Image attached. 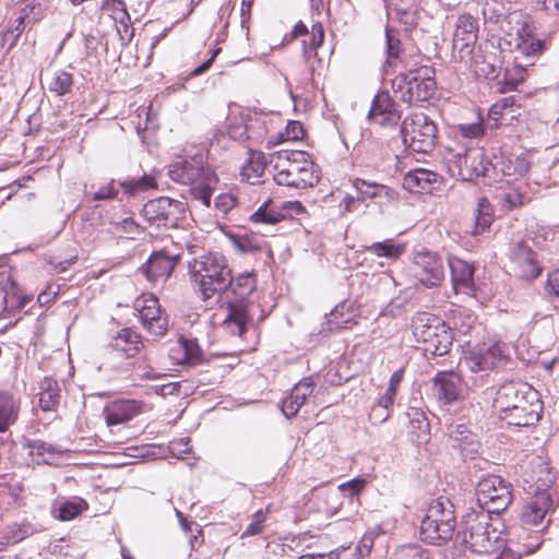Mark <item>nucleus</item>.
<instances>
[{"instance_id":"ddd939ff","label":"nucleus","mask_w":559,"mask_h":559,"mask_svg":"<svg viewBox=\"0 0 559 559\" xmlns=\"http://www.w3.org/2000/svg\"><path fill=\"white\" fill-rule=\"evenodd\" d=\"M143 326L153 335L162 336L168 330V318L162 311L158 299L153 294H143L134 300Z\"/></svg>"},{"instance_id":"e433bc0d","label":"nucleus","mask_w":559,"mask_h":559,"mask_svg":"<svg viewBox=\"0 0 559 559\" xmlns=\"http://www.w3.org/2000/svg\"><path fill=\"white\" fill-rule=\"evenodd\" d=\"M405 245L394 242L392 239L384 241L374 242L370 246H366V252L373 254L379 258H385L389 260H396L405 252Z\"/></svg>"},{"instance_id":"aec40b11","label":"nucleus","mask_w":559,"mask_h":559,"mask_svg":"<svg viewBox=\"0 0 559 559\" xmlns=\"http://www.w3.org/2000/svg\"><path fill=\"white\" fill-rule=\"evenodd\" d=\"M180 257V252H171L167 249L154 252L143 266L147 280L153 283L167 280Z\"/></svg>"},{"instance_id":"20e7f679","label":"nucleus","mask_w":559,"mask_h":559,"mask_svg":"<svg viewBox=\"0 0 559 559\" xmlns=\"http://www.w3.org/2000/svg\"><path fill=\"white\" fill-rule=\"evenodd\" d=\"M456 538L475 554H491L503 546L500 532L492 527L490 515L485 510L467 512L461 521Z\"/></svg>"},{"instance_id":"680f3d73","label":"nucleus","mask_w":559,"mask_h":559,"mask_svg":"<svg viewBox=\"0 0 559 559\" xmlns=\"http://www.w3.org/2000/svg\"><path fill=\"white\" fill-rule=\"evenodd\" d=\"M185 352L183 360L190 364H194L201 356V349L194 341L183 340L180 344Z\"/></svg>"},{"instance_id":"2f4dec72","label":"nucleus","mask_w":559,"mask_h":559,"mask_svg":"<svg viewBox=\"0 0 559 559\" xmlns=\"http://www.w3.org/2000/svg\"><path fill=\"white\" fill-rule=\"evenodd\" d=\"M217 185V177L213 170H205V177L191 185L190 192L194 200L204 206L211 204L212 192Z\"/></svg>"},{"instance_id":"7c9ffc66","label":"nucleus","mask_w":559,"mask_h":559,"mask_svg":"<svg viewBox=\"0 0 559 559\" xmlns=\"http://www.w3.org/2000/svg\"><path fill=\"white\" fill-rule=\"evenodd\" d=\"M38 406L43 412H56L60 404V388L51 378H45L39 383Z\"/></svg>"},{"instance_id":"13d9d810","label":"nucleus","mask_w":559,"mask_h":559,"mask_svg":"<svg viewBox=\"0 0 559 559\" xmlns=\"http://www.w3.org/2000/svg\"><path fill=\"white\" fill-rule=\"evenodd\" d=\"M514 104L513 97H504L499 102L495 103L488 112V118L495 122V127L498 126L499 119L502 117L504 110Z\"/></svg>"},{"instance_id":"69168bd1","label":"nucleus","mask_w":559,"mask_h":559,"mask_svg":"<svg viewBox=\"0 0 559 559\" xmlns=\"http://www.w3.org/2000/svg\"><path fill=\"white\" fill-rule=\"evenodd\" d=\"M407 416L414 429L425 430L428 427L427 418L420 409L413 408Z\"/></svg>"},{"instance_id":"b1692460","label":"nucleus","mask_w":559,"mask_h":559,"mask_svg":"<svg viewBox=\"0 0 559 559\" xmlns=\"http://www.w3.org/2000/svg\"><path fill=\"white\" fill-rule=\"evenodd\" d=\"M462 390V379L454 371H441L433 378V391L447 404L456 401Z\"/></svg>"},{"instance_id":"09e8293b","label":"nucleus","mask_w":559,"mask_h":559,"mask_svg":"<svg viewBox=\"0 0 559 559\" xmlns=\"http://www.w3.org/2000/svg\"><path fill=\"white\" fill-rule=\"evenodd\" d=\"M483 15L486 22L499 23L504 17V5L498 0H484Z\"/></svg>"},{"instance_id":"4be33fe9","label":"nucleus","mask_w":559,"mask_h":559,"mask_svg":"<svg viewBox=\"0 0 559 559\" xmlns=\"http://www.w3.org/2000/svg\"><path fill=\"white\" fill-rule=\"evenodd\" d=\"M477 23L469 14L460 15L453 34V49L457 50L463 58L464 53L473 52V47L477 40Z\"/></svg>"},{"instance_id":"49530a36","label":"nucleus","mask_w":559,"mask_h":559,"mask_svg":"<svg viewBox=\"0 0 559 559\" xmlns=\"http://www.w3.org/2000/svg\"><path fill=\"white\" fill-rule=\"evenodd\" d=\"M34 533L35 528L29 523L13 524L4 530L3 538L5 544H16Z\"/></svg>"},{"instance_id":"72a5a7b5","label":"nucleus","mask_w":559,"mask_h":559,"mask_svg":"<svg viewBox=\"0 0 559 559\" xmlns=\"http://www.w3.org/2000/svg\"><path fill=\"white\" fill-rule=\"evenodd\" d=\"M270 164L265 155L260 151L249 150L247 163L242 166V176L251 183H255L262 177L266 164Z\"/></svg>"},{"instance_id":"f257e3e1","label":"nucleus","mask_w":559,"mask_h":559,"mask_svg":"<svg viewBox=\"0 0 559 559\" xmlns=\"http://www.w3.org/2000/svg\"><path fill=\"white\" fill-rule=\"evenodd\" d=\"M188 270L192 285L203 300L223 294L231 284V270L226 258L218 253L194 258Z\"/></svg>"},{"instance_id":"bf43d9fd","label":"nucleus","mask_w":559,"mask_h":559,"mask_svg":"<svg viewBox=\"0 0 559 559\" xmlns=\"http://www.w3.org/2000/svg\"><path fill=\"white\" fill-rule=\"evenodd\" d=\"M353 185L361 201H365L366 199H374L373 192H376L374 188H377L376 182H368L364 179L357 178L354 180Z\"/></svg>"},{"instance_id":"4c0bfd02","label":"nucleus","mask_w":559,"mask_h":559,"mask_svg":"<svg viewBox=\"0 0 559 559\" xmlns=\"http://www.w3.org/2000/svg\"><path fill=\"white\" fill-rule=\"evenodd\" d=\"M246 121L249 142L254 144L262 142L267 134V127L264 117L257 112H248L246 114Z\"/></svg>"},{"instance_id":"a878e982","label":"nucleus","mask_w":559,"mask_h":559,"mask_svg":"<svg viewBox=\"0 0 559 559\" xmlns=\"http://www.w3.org/2000/svg\"><path fill=\"white\" fill-rule=\"evenodd\" d=\"M440 181L441 176L439 174L429 169L417 168L405 175L403 186L409 191H430L435 189Z\"/></svg>"},{"instance_id":"473e14b6","label":"nucleus","mask_w":559,"mask_h":559,"mask_svg":"<svg viewBox=\"0 0 559 559\" xmlns=\"http://www.w3.org/2000/svg\"><path fill=\"white\" fill-rule=\"evenodd\" d=\"M233 247L242 254H257L264 250H269L263 238L254 235H231L229 237Z\"/></svg>"},{"instance_id":"3c124183","label":"nucleus","mask_w":559,"mask_h":559,"mask_svg":"<svg viewBox=\"0 0 559 559\" xmlns=\"http://www.w3.org/2000/svg\"><path fill=\"white\" fill-rule=\"evenodd\" d=\"M247 130L246 114H241L239 117H234L228 124V134L235 141H249Z\"/></svg>"},{"instance_id":"5701e85b","label":"nucleus","mask_w":559,"mask_h":559,"mask_svg":"<svg viewBox=\"0 0 559 559\" xmlns=\"http://www.w3.org/2000/svg\"><path fill=\"white\" fill-rule=\"evenodd\" d=\"M141 413L142 404L135 400L112 401L103 411L108 427L126 424Z\"/></svg>"},{"instance_id":"ea45409f","label":"nucleus","mask_w":559,"mask_h":559,"mask_svg":"<svg viewBox=\"0 0 559 559\" xmlns=\"http://www.w3.org/2000/svg\"><path fill=\"white\" fill-rule=\"evenodd\" d=\"M29 454L37 457V463L51 464L56 455L61 451L50 443L41 440H34L28 442Z\"/></svg>"},{"instance_id":"8fccbe9b","label":"nucleus","mask_w":559,"mask_h":559,"mask_svg":"<svg viewBox=\"0 0 559 559\" xmlns=\"http://www.w3.org/2000/svg\"><path fill=\"white\" fill-rule=\"evenodd\" d=\"M345 309L346 305L343 304L336 306L334 310L331 312L329 323L334 325L335 329H350L354 324H356V321L354 320V314H345Z\"/></svg>"},{"instance_id":"cd10ccee","label":"nucleus","mask_w":559,"mask_h":559,"mask_svg":"<svg viewBox=\"0 0 559 559\" xmlns=\"http://www.w3.org/2000/svg\"><path fill=\"white\" fill-rule=\"evenodd\" d=\"M142 346L141 336L132 329H122L110 341V347L126 357L136 355Z\"/></svg>"},{"instance_id":"9b49d317","label":"nucleus","mask_w":559,"mask_h":559,"mask_svg":"<svg viewBox=\"0 0 559 559\" xmlns=\"http://www.w3.org/2000/svg\"><path fill=\"white\" fill-rule=\"evenodd\" d=\"M476 499L488 514L500 513L512 502L511 484L497 475L480 476L476 483Z\"/></svg>"},{"instance_id":"6e6d98bb","label":"nucleus","mask_w":559,"mask_h":559,"mask_svg":"<svg viewBox=\"0 0 559 559\" xmlns=\"http://www.w3.org/2000/svg\"><path fill=\"white\" fill-rule=\"evenodd\" d=\"M237 198L231 193H222L216 197L214 206L215 210L223 216H227L237 205Z\"/></svg>"},{"instance_id":"37998d69","label":"nucleus","mask_w":559,"mask_h":559,"mask_svg":"<svg viewBox=\"0 0 559 559\" xmlns=\"http://www.w3.org/2000/svg\"><path fill=\"white\" fill-rule=\"evenodd\" d=\"M493 219L492 216V207L489 201L485 198H481L478 201L477 212L475 217V228L474 234L478 235L484 233L491 225Z\"/></svg>"},{"instance_id":"052dcab7","label":"nucleus","mask_w":559,"mask_h":559,"mask_svg":"<svg viewBox=\"0 0 559 559\" xmlns=\"http://www.w3.org/2000/svg\"><path fill=\"white\" fill-rule=\"evenodd\" d=\"M369 119L381 127L395 128L400 123L401 111L377 115V116L370 117Z\"/></svg>"},{"instance_id":"774afa93","label":"nucleus","mask_w":559,"mask_h":559,"mask_svg":"<svg viewBox=\"0 0 559 559\" xmlns=\"http://www.w3.org/2000/svg\"><path fill=\"white\" fill-rule=\"evenodd\" d=\"M366 485L362 478H355L340 486V489L346 492L349 497L358 495Z\"/></svg>"},{"instance_id":"e2e57ef3","label":"nucleus","mask_w":559,"mask_h":559,"mask_svg":"<svg viewBox=\"0 0 559 559\" xmlns=\"http://www.w3.org/2000/svg\"><path fill=\"white\" fill-rule=\"evenodd\" d=\"M118 194V189L116 188L115 181L111 180L110 182L100 186L93 194L92 199L95 201H103V200H111L116 198Z\"/></svg>"},{"instance_id":"412c9836","label":"nucleus","mask_w":559,"mask_h":559,"mask_svg":"<svg viewBox=\"0 0 559 559\" xmlns=\"http://www.w3.org/2000/svg\"><path fill=\"white\" fill-rule=\"evenodd\" d=\"M511 260L515 274L526 281L536 278L542 272L535 252L523 241L512 248Z\"/></svg>"},{"instance_id":"4d7b16f0","label":"nucleus","mask_w":559,"mask_h":559,"mask_svg":"<svg viewBox=\"0 0 559 559\" xmlns=\"http://www.w3.org/2000/svg\"><path fill=\"white\" fill-rule=\"evenodd\" d=\"M266 511L259 510L254 513L252 522L247 526L241 537L254 536L263 532Z\"/></svg>"},{"instance_id":"f8f14e48","label":"nucleus","mask_w":559,"mask_h":559,"mask_svg":"<svg viewBox=\"0 0 559 559\" xmlns=\"http://www.w3.org/2000/svg\"><path fill=\"white\" fill-rule=\"evenodd\" d=\"M185 204L167 197L150 200L142 209L144 219L158 227H176L185 218Z\"/></svg>"},{"instance_id":"a19ab883","label":"nucleus","mask_w":559,"mask_h":559,"mask_svg":"<svg viewBox=\"0 0 559 559\" xmlns=\"http://www.w3.org/2000/svg\"><path fill=\"white\" fill-rule=\"evenodd\" d=\"M47 85L50 92L56 93L58 96H63L71 91L73 79L70 73L58 70L48 79Z\"/></svg>"},{"instance_id":"f03ea898","label":"nucleus","mask_w":559,"mask_h":559,"mask_svg":"<svg viewBox=\"0 0 559 559\" xmlns=\"http://www.w3.org/2000/svg\"><path fill=\"white\" fill-rule=\"evenodd\" d=\"M273 178L280 186L296 189L313 187L319 182L314 164L305 151L282 150L270 155Z\"/></svg>"},{"instance_id":"338daca9","label":"nucleus","mask_w":559,"mask_h":559,"mask_svg":"<svg viewBox=\"0 0 559 559\" xmlns=\"http://www.w3.org/2000/svg\"><path fill=\"white\" fill-rule=\"evenodd\" d=\"M474 435L472 431L467 429L465 425H455L450 428L449 437L451 440V444L454 448V443L462 441L463 439H466L468 436Z\"/></svg>"},{"instance_id":"864d4df0","label":"nucleus","mask_w":559,"mask_h":559,"mask_svg":"<svg viewBox=\"0 0 559 559\" xmlns=\"http://www.w3.org/2000/svg\"><path fill=\"white\" fill-rule=\"evenodd\" d=\"M0 278V310L11 309L20 306V302L15 299V293H10L4 285V281L7 283L10 282V276L5 273H1Z\"/></svg>"},{"instance_id":"4468645a","label":"nucleus","mask_w":559,"mask_h":559,"mask_svg":"<svg viewBox=\"0 0 559 559\" xmlns=\"http://www.w3.org/2000/svg\"><path fill=\"white\" fill-rule=\"evenodd\" d=\"M415 277L427 288L439 286L444 280L442 260L428 250L418 251L413 259Z\"/></svg>"},{"instance_id":"0eeeda50","label":"nucleus","mask_w":559,"mask_h":559,"mask_svg":"<svg viewBox=\"0 0 559 559\" xmlns=\"http://www.w3.org/2000/svg\"><path fill=\"white\" fill-rule=\"evenodd\" d=\"M413 334L423 350L433 356L449 353L452 342V329L440 318L428 312H418L412 319Z\"/></svg>"},{"instance_id":"f704fd0d","label":"nucleus","mask_w":559,"mask_h":559,"mask_svg":"<svg viewBox=\"0 0 559 559\" xmlns=\"http://www.w3.org/2000/svg\"><path fill=\"white\" fill-rule=\"evenodd\" d=\"M86 509L87 503L83 499H75L53 504L51 514L55 519L67 522L75 519Z\"/></svg>"},{"instance_id":"c85d7f7f","label":"nucleus","mask_w":559,"mask_h":559,"mask_svg":"<svg viewBox=\"0 0 559 559\" xmlns=\"http://www.w3.org/2000/svg\"><path fill=\"white\" fill-rule=\"evenodd\" d=\"M21 403L8 391H0V432L7 431L19 418Z\"/></svg>"},{"instance_id":"9d476101","label":"nucleus","mask_w":559,"mask_h":559,"mask_svg":"<svg viewBox=\"0 0 559 559\" xmlns=\"http://www.w3.org/2000/svg\"><path fill=\"white\" fill-rule=\"evenodd\" d=\"M400 131L404 143L414 152L428 154L436 147L438 127L425 112L407 115Z\"/></svg>"},{"instance_id":"bb28decb","label":"nucleus","mask_w":559,"mask_h":559,"mask_svg":"<svg viewBox=\"0 0 559 559\" xmlns=\"http://www.w3.org/2000/svg\"><path fill=\"white\" fill-rule=\"evenodd\" d=\"M313 392V381L305 378L294 386L290 395L283 402V413L287 418L295 416L305 404L308 396Z\"/></svg>"},{"instance_id":"423d86ee","label":"nucleus","mask_w":559,"mask_h":559,"mask_svg":"<svg viewBox=\"0 0 559 559\" xmlns=\"http://www.w3.org/2000/svg\"><path fill=\"white\" fill-rule=\"evenodd\" d=\"M550 508L551 499L545 491L536 495L523 507L520 526L515 527L511 535L522 543L523 552L526 555L534 552L540 546L539 534L546 527L544 520Z\"/></svg>"},{"instance_id":"f3484780","label":"nucleus","mask_w":559,"mask_h":559,"mask_svg":"<svg viewBox=\"0 0 559 559\" xmlns=\"http://www.w3.org/2000/svg\"><path fill=\"white\" fill-rule=\"evenodd\" d=\"M535 391L532 386L522 382H507L499 386L493 400V408L499 418L506 415L508 411H512L528 400V392Z\"/></svg>"},{"instance_id":"1a4fd4ad","label":"nucleus","mask_w":559,"mask_h":559,"mask_svg":"<svg viewBox=\"0 0 559 559\" xmlns=\"http://www.w3.org/2000/svg\"><path fill=\"white\" fill-rule=\"evenodd\" d=\"M395 93H400V99L408 105H416L429 100L436 91L433 69L420 67L402 73L392 83Z\"/></svg>"},{"instance_id":"c03bdc74","label":"nucleus","mask_w":559,"mask_h":559,"mask_svg":"<svg viewBox=\"0 0 559 559\" xmlns=\"http://www.w3.org/2000/svg\"><path fill=\"white\" fill-rule=\"evenodd\" d=\"M400 111L397 108L396 103L394 99L390 96L389 92H379L372 100V105L370 108V111L368 114V118L382 115V114H391Z\"/></svg>"},{"instance_id":"c756f323","label":"nucleus","mask_w":559,"mask_h":559,"mask_svg":"<svg viewBox=\"0 0 559 559\" xmlns=\"http://www.w3.org/2000/svg\"><path fill=\"white\" fill-rule=\"evenodd\" d=\"M534 25L527 20H524L521 26L516 29L518 47L526 56H536L542 52L544 43L535 37Z\"/></svg>"},{"instance_id":"dca6fc26","label":"nucleus","mask_w":559,"mask_h":559,"mask_svg":"<svg viewBox=\"0 0 559 559\" xmlns=\"http://www.w3.org/2000/svg\"><path fill=\"white\" fill-rule=\"evenodd\" d=\"M542 411L537 391H530L528 400L501 415L500 420L508 427H530L539 420Z\"/></svg>"},{"instance_id":"393cba45","label":"nucleus","mask_w":559,"mask_h":559,"mask_svg":"<svg viewBox=\"0 0 559 559\" xmlns=\"http://www.w3.org/2000/svg\"><path fill=\"white\" fill-rule=\"evenodd\" d=\"M454 289L459 293L472 295L474 293V267L467 262L451 258L449 260Z\"/></svg>"},{"instance_id":"58836bf2","label":"nucleus","mask_w":559,"mask_h":559,"mask_svg":"<svg viewBox=\"0 0 559 559\" xmlns=\"http://www.w3.org/2000/svg\"><path fill=\"white\" fill-rule=\"evenodd\" d=\"M401 40L395 36V34L391 29H386L385 32V52L386 59L383 64V70L385 73L389 70L396 68L400 55H401Z\"/></svg>"},{"instance_id":"79ce46f5","label":"nucleus","mask_w":559,"mask_h":559,"mask_svg":"<svg viewBox=\"0 0 559 559\" xmlns=\"http://www.w3.org/2000/svg\"><path fill=\"white\" fill-rule=\"evenodd\" d=\"M120 187L126 194L136 195L141 192L148 191L156 188L155 179L152 176L144 175L141 178H132L121 181Z\"/></svg>"},{"instance_id":"39448f33","label":"nucleus","mask_w":559,"mask_h":559,"mask_svg":"<svg viewBox=\"0 0 559 559\" xmlns=\"http://www.w3.org/2000/svg\"><path fill=\"white\" fill-rule=\"evenodd\" d=\"M456 528V516L452 502L443 497L433 499L420 522V539L429 545L442 546L449 543Z\"/></svg>"},{"instance_id":"2eb2a0df","label":"nucleus","mask_w":559,"mask_h":559,"mask_svg":"<svg viewBox=\"0 0 559 559\" xmlns=\"http://www.w3.org/2000/svg\"><path fill=\"white\" fill-rule=\"evenodd\" d=\"M509 347L504 343L484 346L465 357L464 362L472 372L492 370L509 359Z\"/></svg>"},{"instance_id":"a211bd4d","label":"nucleus","mask_w":559,"mask_h":559,"mask_svg":"<svg viewBox=\"0 0 559 559\" xmlns=\"http://www.w3.org/2000/svg\"><path fill=\"white\" fill-rule=\"evenodd\" d=\"M205 170L212 169L205 164L202 155H194L175 160L169 166L168 175L174 181L192 185L205 177Z\"/></svg>"},{"instance_id":"a18cd8bd","label":"nucleus","mask_w":559,"mask_h":559,"mask_svg":"<svg viewBox=\"0 0 559 559\" xmlns=\"http://www.w3.org/2000/svg\"><path fill=\"white\" fill-rule=\"evenodd\" d=\"M404 371L399 369L390 378L385 392L379 397V405L384 409H390L395 401L397 389L403 380Z\"/></svg>"},{"instance_id":"de8ad7c7","label":"nucleus","mask_w":559,"mask_h":559,"mask_svg":"<svg viewBox=\"0 0 559 559\" xmlns=\"http://www.w3.org/2000/svg\"><path fill=\"white\" fill-rule=\"evenodd\" d=\"M476 323V317L468 309H460L453 317L454 329L461 334H468Z\"/></svg>"},{"instance_id":"5fc2aeb1","label":"nucleus","mask_w":559,"mask_h":559,"mask_svg":"<svg viewBox=\"0 0 559 559\" xmlns=\"http://www.w3.org/2000/svg\"><path fill=\"white\" fill-rule=\"evenodd\" d=\"M479 448L480 443L475 433L468 436L466 439H463L460 442L454 443V449H457L464 459H475Z\"/></svg>"},{"instance_id":"6ab92c4d","label":"nucleus","mask_w":559,"mask_h":559,"mask_svg":"<svg viewBox=\"0 0 559 559\" xmlns=\"http://www.w3.org/2000/svg\"><path fill=\"white\" fill-rule=\"evenodd\" d=\"M304 211L300 202H285L282 206H277L273 200H265L250 216V221L254 224L275 225L293 213L299 214Z\"/></svg>"},{"instance_id":"6e6552de","label":"nucleus","mask_w":559,"mask_h":559,"mask_svg":"<svg viewBox=\"0 0 559 559\" xmlns=\"http://www.w3.org/2000/svg\"><path fill=\"white\" fill-rule=\"evenodd\" d=\"M444 163L451 177L463 181H473L486 176L491 165L481 147L464 145L449 147L444 155Z\"/></svg>"},{"instance_id":"0e129e2a","label":"nucleus","mask_w":559,"mask_h":559,"mask_svg":"<svg viewBox=\"0 0 559 559\" xmlns=\"http://www.w3.org/2000/svg\"><path fill=\"white\" fill-rule=\"evenodd\" d=\"M404 559H430V551L419 545H409L401 551Z\"/></svg>"},{"instance_id":"c9c22d12","label":"nucleus","mask_w":559,"mask_h":559,"mask_svg":"<svg viewBox=\"0 0 559 559\" xmlns=\"http://www.w3.org/2000/svg\"><path fill=\"white\" fill-rule=\"evenodd\" d=\"M472 68L477 78H484L486 80H493L498 78L500 68L497 66L495 56L475 53L472 57Z\"/></svg>"},{"instance_id":"7ed1b4c3","label":"nucleus","mask_w":559,"mask_h":559,"mask_svg":"<svg viewBox=\"0 0 559 559\" xmlns=\"http://www.w3.org/2000/svg\"><path fill=\"white\" fill-rule=\"evenodd\" d=\"M257 280L254 273H243L223 292L227 299V313L223 321L225 329L233 335H242L249 319V306L253 302Z\"/></svg>"},{"instance_id":"603ef678","label":"nucleus","mask_w":559,"mask_h":559,"mask_svg":"<svg viewBox=\"0 0 559 559\" xmlns=\"http://www.w3.org/2000/svg\"><path fill=\"white\" fill-rule=\"evenodd\" d=\"M499 200L503 210L511 211L522 206L525 203L526 198L518 189H511L502 192L499 195Z\"/></svg>"}]
</instances>
